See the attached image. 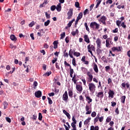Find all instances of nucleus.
Masks as SVG:
<instances>
[{
  "mask_svg": "<svg viewBox=\"0 0 130 130\" xmlns=\"http://www.w3.org/2000/svg\"><path fill=\"white\" fill-rule=\"evenodd\" d=\"M88 87L90 93L94 94L96 91V85H95V84L92 82H89L88 84Z\"/></svg>",
  "mask_w": 130,
  "mask_h": 130,
  "instance_id": "f257e3e1",
  "label": "nucleus"
},
{
  "mask_svg": "<svg viewBox=\"0 0 130 130\" xmlns=\"http://www.w3.org/2000/svg\"><path fill=\"white\" fill-rule=\"evenodd\" d=\"M90 28L95 30H98L99 27H100V24L97 23L96 22H92L90 24Z\"/></svg>",
  "mask_w": 130,
  "mask_h": 130,
  "instance_id": "f03ea898",
  "label": "nucleus"
},
{
  "mask_svg": "<svg viewBox=\"0 0 130 130\" xmlns=\"http://www.w3.org/2000/svg\"><path fill=\"white\" fill-rule=\"evenodd\" d=\"M86 75L88 76V77L87 78V82L88 83H91V82L93 81V75H92L90 72H88L86 73Z\"/></svg>",
  "mask_w": 130,
  "mask_h": 130,
  "instance_id": "7ed1b4c3",
  "label": "nucleus"
},
{
  "mask_svg": "<svg viewBox=\"0 0 130 130\" xmlns=\"http://www.w3.org/2000/svg\"><path fill=\"white\" fill-rule=\"evenodd\" d=\"M106 20H107V17L103 16L101 17V19H99V21L101 22L103 25H106Z\"/></svg>",
  "mask_w": 130,
  "mask_h": 130,
  "instance_id": "20e7f679",
  "label": "nucleus"
},
{
  "mask_svg": "<svg viewBox=\"0 0 130 130\" xmlns=\"http://www.w3.org/2000/svg\"><path fill=\"white\" fill-rule=\"evenodd\" d=\"M85 110H86V114H91V113L92 112V108H91V106H88V105H87L85 106Z\"/></svg>",
  "mask_w": 130,
  "mask_h": 130,
  "instance_id": "39448f33",
  "label": "nucleus"
},
{
  "mask_svg": "<svg viewBox=\"0 0 130 130\" xmlns=\"http://www.w3.org/2000/svg\"><path fill=\"white\" fill-rule=\"evenodd\" d=\"M96 43L97 45L96 49H101L102 47L101 46V41H100V39L98 38L96 39Z\"/></svg>",
  "mask_w": 130,
  "mask_h": 130,
  "instance_id": "423d86ee",
  "label": "nucleus"
},
{
  "mask_svg": "<svg viewBox=\"0 0 130 130\" xmlns=\"http://www.w3.org/2000/svg\"><path fill=\"white\" fill-rule=\"evenodd\" d=\"M73 11H74L73 9H70L68 12L67 15L68 17L67 18V19L68 20H70V19H72V17L73 16Z\"/></svg>",
  "mask_w": 130,
  "mask_h": 130,
  "instance_id": "0eeeda50",
  "label": "nucleus"
},
{
  "mask_svg": "<svg viewBox=\"0 0 130 130\" xmlns=\"http://www.w3.org/2000/svg\"><path fill=\"white\" fill-rule=\"evenodd\" d=\"M76 88L79 93H82L83 91V86L80 84H76Z\"/></svg>",
  "mask_w": 130,
  "mask_h": 130,
  "instance_id": "6e6552de",
  "label": "nucleus"
},
{
  "mask_svg": "<svg viewBox=\"0 0 130 130\" xmlns=\"http://www.w3.org/2000/svg\"><path fill=\"white\" fill-rule=\"evenodd\" d=\"M96 96L101 100L104 97V92L103 91L99 92L96 94Z\"/></svg>",
  "mask_w": 130,
  "mask_h": 130,
  "instance_id": "1a4fd4ad",
  "label": "nucleus"
},
{
  "mask_svg": "<svg viewBox=\"0 0 130 130\" xmlns=\"http://www.w3.org/2000/svg\"><path fill=\"white\" fill-rule=\"evenodd\" d=\"M95 49H96V48H95V46H94V45H93L89 44L87 46L88 51H95Z\"/></svg>",
  "mask_w": 130,
  "mask_h": 130,
  "instance_id": "9d476101",
  "label": "nucleus"
},
{
  "mask_svg": "<svg viewBox=\"0 0 130 130\" xmlns=\"http://www.w3.org/2000/svg\"><path fill=\"white\" fill-rule=\"evenodd\" d=\"M68 99H69V96L68 95V91H66L64 94L62 95V100L63 101H68Z\"/></svg>",
  "mask_w": 130,
  "mask_h": 130,
  "instance_id": "9b49d317",
  "label": "nucleus"
},
{
  "mask_svg": "<svg viewBox=\"0 0 130 130\" xmlns=\"http://www.w3.org/2000/svg\"><path fill=\"white\" fill-rule=\"evenodd\" d=\"M41 95H42V92L40 90L36 91L35 93V96H36L37 98H40V97H41Z\"/></svg>",
  "mask_w": 130,
  "mask_h": 130,
  "instance_id": "f8f14e48",
  "label": "nucleus"
},
{
  "mask_svg": "<svg viewBox=\"0 0 130 130\" xmlns=\"http://www.w3.org/2000/svg\"><path fill=\"white\" fill-rule=\"evenodd\" d=\"M109 94V98H113V95H114V91L113 90H109L108 92Z\"/></svg>",
  "mask_w": 130,
  "mask_h": 130,
  "instance_id": "ddd939ff",
  "label": "nucleus"
},
{
  "mask_svg": "<svg viewBox=\"0 0 130 130\" xmlns=\"http://www.w3.org/2000/svg\"><path fill=\"white\" fill-rule=\"evenodd\" d=\"M112 51H121V49H120V47H114L112 48Z\"/></svg>",
  "mask_w": 130,
  "mask_h": 130,
  "instance_id": "4468645a",
  "label": "nucleus"
},
{
  "mask_svg": "<svg viewBox=\"0 0 130 130\" xmlns=\"http://www.w3.org/2000/svg\"><path fill=\"white\" fill-rule=\"evenodd\" d=\"M84 41L86 42V43H90V39H89V37L87 35H85L84 36Z\"/></svg>",
  "mask_w": 130,
  "mask_h": 130,
  "instance_id": "2eb2a0df",
  "label": "nucleus"
},
{
  "mask_svg": "<svg viewBox=\"0 0 130 130\" xmlns=\"http://www.w3.org/2000/svg\"><path fill=\"white\" fill-rule=\"evenodd\" d=\"M56 9L57 12H60V11H61V4L59 3L56 7Z\"/></svg>",
  "mask_w": 130,
  "mask_h": 130,
  "instance_id": "dca6fc26",
  "label": "nucleus"
},
{
  "mask_svg": "<svg viewBox=\"0 0 130 130\" xmlns=\"http://www.w3.org/2000/svg\"><path fill=\"white\" fill-rule=\"evenodd\" d=\"M63 113H64V114H65V115H66V116H67V117H68V118H69V119H71V115H70V113H69L68 112H67V111H66V110H63Z\"/></svg>",
  "mask_w": 130,
  "mask_h": 130,
  "instance_id": "f3484780",
  "label": "nucleus"
},
{
  "mask_svg": "<svg viewBox=\"0 0 130 130\" xmlns=\"http://www.w3.org/2000/svg\"><path fill=\"white\" fill-rule=\"evenodd\" d=\"M86 100L87 101V103L90 104L92 102V99L89 95L85 96Z\"/></svg>",
  "mask_w": 130,
  "mask_h": 130,
  "instance_id": "a211bd4d",
  "label": "nucleus"
},
{
  "mask_svg": "<svg viewBox=\"0 0 130 130\" xmlns=\"http://www.w3.org/2000/svg\"><path fill=\"white\" fill-rule=\"evenodd\" d=\"M125 98H126V96H125V95H123L120 98L121 103H122L123 104H124V103H125Z\"/></svg>",
  "mask_w": 130,
  "mask_h": 130,
  "instance_id": "6ab92c4d",
  "label": "nucleus"
},
{
  "mask_svg": "<svg viewBox=\"0 0 130 130\" xmlns=\"http://www.w3.org/2000/svg\"><path fill=\"white\" fill-rule=\"evenodd\" d=\"M93 69L96 73H98V66H97V64L96 63H93Z\"/></svg>",
  "mask_w": 130,
  "mask_h": 130,
  "instance_id": "aec40b11",
  "label": "nucleus"
},
{
  "mask_svg": "<svg viewBox=\"0 0 130 130\" xmlns=\"http://www.w3.org/2000/svg\"><path fill=\"white\" fill-rule=\"evenodd\" d=\"M10 39L12 41H17V38L16 37V36H15V35H11L10 36Z\"/></svg>",
  "mask_w": 130,
  "mask_h": 130,
  "instance_id": "412c9836",
  "label": "nucleus"
},
{
  "mask_svg": "<svg viewBox=\"0 0 130 130\" xmlns=\"http://www.w3.org/2000/svg\"><path fill=\"white\" fill-rule=\"evenodd\" d=\"M3 105L4 106V109H7V108H8V105H9V103H8L7 101H4L3 103Z\"/></svg>",
  "mask_w": 130,
  "mask_h": 130,
  "instance_id": "4be33fe9",
  "label": "nucleus"
},
{
  "mask_svg": "<svg viewBox=\"0 0 130 130\" xmlns=\"http://www.w3.org/2000/svg\"><path fill=\"white\" fill-rule=\"evenodd\" d=\"M102 51H103V50L101 49H96V53L98 55H100L101 54H102Z\"/></svg>",
  "mask_w": 130,
  "mask_h": 130,
  "instance_id": "5701e85b",
  "label": "nucleus"
},
{
  "mask_svg": "<svg viewBox=\"0 0 130 130\" xmlns=\"http://www.w3.org/2000/svg\"><path fill=\"white\" fill-rule=\"evenodd\" d=\"M90 120H91V117H88L84 121V124L85 125H87V123H89V122H90Z\"/></svg>",
  "mask_w": 130,
  "mask_h": 130,
  "instance_id": "b1692460",
  "label": "nucleus"
},
{
  "mask_svg": "<svg viewBox=\"0 0 130 130\" xmlns=\"http://www.w3.org/2000/svg\"><path fill=\"white\" fill-rule=\"evenodd\" d=\"M74 22H75V19H72L68 23L67 26H68L69 28L71 27L72 24H73V23H74Z\"/></svg>",
  "mask_w": 130,
  "mask_h": 130,
  "instance_id": "393cba45",
  "label": "nucleus"
},
{
  "mask_svg": "<svg viewBox=\"0 0 130 130\" xmlns=\"http://www.w3.org/2000/svg\"><path fill=\"white\" fill-rule=\"evenodd\" d=\"M83 18V13L80 12L79 14L78 17H77V19L78 20H81Z\"/></svg>",
  "mask_w": 130,
  "mask_h": 130,
  "instance_id": "a878e982",
  "label": "nucleus"
},
{
  "mask_svg": "<svg viewBox=\"0 0 130 130\" xmlns=\"http://www.w3.org/2000/svg\"><path fill=\"white\" fill-rule=\"evenodd\" d=\"M79 33V30L78 29H76V31H73L71 32V34L73 36H76V34H78Z\"/></svg>",
  "mask_w": 130,
  "mask_h": 130,
  "instance_id": "bb28decb",
  "label": "nucleus"
},
{
  "mask_svg": "<svg viewBox=\"0 0 130 130\" xmlns=\"http://www.w3.org/2000/svg\"><path fill=\"white\" fill-rule=\"evenodd\" d=\"M73 53H74V52L73 51V50L70 49L69 51V56L71 58H74V56H73Z\"/></svg>",
  "mask_w": 130,
  "mask_h": 130,
  "instance_id": "cd10ccee",
  "label": "nucleus"
},
{
  "mask_svg": "<svg viewBox=\"0 0 130 130\" xmlns=\"http://www.w3.org/2000/svg\"><path fill=\"white\" fill-rule=\"evenodd\" d=\"M68 94L70 98H73V90H69L68 91Z\"/></svg>",
  "mask_w": 130,
  "mask_h": 130,
  "instance_id": "c85d7f7f",
  "label": "nucleus"
},
{
  "mask_svg": "<svg viewBox=\"0 0 130 130\" xmlns=\"http://www.w3.org/2000/svg\"><path fill=\"white\" fill-rule=\"evenodd\" d=\"M73 60H72V64L73 66H74V67H77V63H76V58H72Z\"/></svg>",
  "mask_w": 130,
  "mask_h": 130,
  "instance_id": "c756f323",
  "label": "nucleus"
},
{
  "mask_svg": "<svg viewBox=\"0 0 130 130\" xmlns=\"http://www.w3.org/2000/svg\"><path fill=\"white\" fill-rule=\"evenodd\" d=\"M74 55L75 56H77V57L80 56V55H81V53H80V52H75V51H74Z\"/></svg>",
  "mask_w": 130,
  "mask_h": 130,
  "instance_id": "7c9ffc66",
  "label": "nucleus"
},
{
  "mask_svg": "<svg viewBox=\"0 0 130 130\" xmlns=\"http://www.w3.org/2000/svg\"><path fill=\"white\" fill-rule=\"evenodd\" d=\"M84 26H85V28H86V30H87V31H88V32H89V31H90V29L89 28V27H88V23H84Z\"/></svg>",
  "mask_w": 130,
  "mask_h": 130,
  "instance_id": "2f4dec72",
  "label": "nucleus"
},
{
  "mask_svg": "<svg viewBox=\"0 0 130 130\" xmlns=\"http://www.w3.org/2000/svg\"><path fill=\"white\" fill-rule=\"evenodd\" d=\"M71 126L73 127L72 130H77V127H76V124H74V123H72Z\"/></svg>",
  "mask_w": 130,
  "mask_h": 130,
  "instance_id": "473e14b6",
  "label": "nucleus"
},
{
  "mask_svg": "<svg viewBox=\"0 0 130 130\" xmlns=\"http://www.w3.org/2000/svg\"><path fill=\"white\" fill-rule=\"evenodd\" d=\"M51 75V71L47 72L45 74H44V76H46L47 77H49V76H50Z\"/></svg>",
  "mask_w": 130,
  "mask_h": 130,
  "instance_id": "72a5a7b5",
  "label": "nucleus"
},
{
  "mask_svg": "<svg viewBox=\"0 0 130 130\" xmlns=\"http://www.w3.org/2000/svg\"><path fill=\"white\" fill-rule=\"evenodd\" d=\"M88 14H89V10H88V9H86L83 12V14L84 16H86V15H87Z\"/></svg>",
  "mask_w": 130,
  "mask_h": 130,
  "instance_id": "f704fd0d",
  "label": "nucleus"
},
{
  "mask_svg": "<svg viewBox=\"0 0 130 130\" xmlns=\"http://www.w3.org/2000/svg\"><path fill=\"white\" fill-rule=\"evenodd\" d=\"M60 36V39H63V38H64V37H66V32H63L61 34Z\"/></svg>",
  "mask_w": 130,
  "mask_h": 130,
  "instance_id": "c9c22d12",
  "label": "nucleus"
},
{
  "mask_svg": "<svg viewBox=\"0 0 130 130\" xmlns=\"http://www.w3.org/2000/svg\"><path fill=\"white\" fill-rule=\"evenodd\" d=\"M55 9H56V6H55V5L52 6L50 8L51 11H52V12H53V11H54Z\"/></svg>",
  "mask_w": 130,
  "mask_h": 130,
  "instance_id": "e433bc0d",
  "label": "nucleus"
},
{
  "mask_svg": "<svg viewBox=\"0 0 130 130\" xmlns=\"http://www.w3.org/2000/svg\"><path fill=\"white\" fill-rule=\"evenodd\" d=\"M53 44H54V48L55 49H56V48H57V42L56 41H54L53 42Z\"/></svg>",
  "mask_w": 130,
  "mask_h": 130,
  "instance_id": "4c0bfd02",
  "label": "nucleus"
},
{
  "mask_svg": "<svg viewBox=\"0 0 130 130\" xmlns=\"http://www.w3.org/2000/svg\"><path fill=\"white\" fill-rule=\"evenodd\" d=\"M81 71L84 73H87V69H86L85 67H82Z\"/></svg>",
  "mask_w": 130,
  "mask_h": 130,
  "instance_id": "58836bf2",
  "label": "nucleus"
},
{
  "mask_svg": "<svg viewBox=\"0 0 130 130\" xmlns=\"http://www.w3.org/2000/svg\"><path fill=\"white\" fill-rule=\"evenodd\" d=\"M49 23H50V20H48L47 21L45 22V26H48L49 25Z\"/></svg>",
  "mask_w": 130,
  "mask_h": 130,
  "instance_id": "ea45409f",
  "label": "nucleus"
},
{
  "mask_svg": "<svg viewBox=\"0 0 130 130\" xmlns=\"http://www.w3.org/2000/svg\"><path fill=\"white\" fill-rule=\"evenodd\" d=\"M35 25V22L34 21H32L30 23L28 24L29 27H33Z\"/></svg>",
  "mask_w": 130,
  "mask_h": 130,
  "instance_id": "a19ab883",
  "label": "nucleus"
},
{
  "mask_svg": "<svg viewBox=\"0 0 130 130\" xmlns=\"http://www.w3.org/2000/svg\"><path fill=\"white\" fill-rule=\"evenodd\" d=\"M120 24H121V21H120V20H117L116 21V25H117V26L119 27V26H120Z\"/></svg>",
  "mask_w": 130,
  "mask_h": 130,
  "instance_id": "79ce46f5",
  "label": "nucleus"
},
{
  "mask_svg": "<svg viewBox=\"0 0 130 130\" xmlns=\"http://www.w3.org/2000/svg\"><path fill=\"white\" fill-rule=\"evenodd\" d=\"M39 120H42V114L41 113H39Z\"/></svg>",
  "mask_w": 130,
  "mask_h": 130,
  "instance_id": "37998d69",
  "label": "nucleus"
},
{
  "mask_svg": "<svg viewBox=\"0 0 130 130\" xmlns=\"http://www.w3.org/2000/svg\"><path fill=\"white\" fill-rule=\"evenodd\" d=\"M38 85V83L36 81H34V86H35L34 87V88L36 89L37 88L36 87H37Z\"/></svg>",
  "mask_w": 130,
  "mask_h": 130,
  "instance_id": "c03bdc74",
  "label": "nucleus"
},
{
  "mask_svg": "<svg viewBox=\"0 0 130 130\" xmlns=\"http://www.w3.org/2000/svg\"><path fill=\"white\" fill-rule=\"evenodd\" d=\"M10 48H13L14 49H16V48H17V46L13 45L12 44H10Z\"/></svg>",
  "mask_w": 130,
  "mask_h": 130,
  "instance_id": "a18cd8bd",
  "label": "nucleus"
},
{
  "mask_svg": "<svg viewBox=\"0 0 130 130\" xmlns=\"http://www.w3.org/2000/svg\"><path fill=\"white\" fill-rule=\"evenodd\" d=\"M72 120L73 121L72 123H74V124H76V123H77V120H76V118H75L74 116H73Z\"/></svg>",
  "mask_w": 130,
  "mask_h": 130,
  "instance_id": "49530a36",
  "label": "nucleus"
},
{
  "mask_svg": "<svg viewBox=\"0 0 130 130\" xmlns=\"http://www.w3.org/2000/svg\"><path fill=\"white\" fill-rule=\"evenodd\" d=\"M107 122H110L111 121V117H108L106 119Z\"/></svg>",
  "mask_w": 130,
  "mask_h": 130,
  "instance_id": "de8ad7c7",
  "label": "nucleus"
},
{
  "mask_svg": "<svg viewBox=\"0 0 130 130\" xmlns=\"http://www.w3.org/2000/svg\"><path fill=\"white\" fill-rule=\"evenodd\" d=\"M103 119H104V117L103 116L99 118L100 122H102V121H103Z\"/></svg>",
  "mask_w": 130,
  "mask_h": 130,
  "instance_id": "09e8293b",
  "label": "nucleus"
},
{
  "mask_svg": "<svg viewBox=\"0 0 130 130\" xmlns=\"http://www.w3.org/2000/svg\"><path fill=\"white\" fill-rule=\"evenodd\" d=\"M6 119L8 122H9V123L12 121V120H11V118L8 117H6Z\"/></svg>",
  "mask_w": 130,
  "mask_h": 130,
  "instance_id": "8fccbe9b",
  "label": "nucleus"
},
{
  "mask_svg": "<svg viewBox=\"0 0 130 130\" xmlns=\"http://www.w3.org/2000/svg\"><path fill=\"white\" fill-rule=\"evenodd\" d=\"M121 26L122 27V28H124V29H125V28H126V25L124 24V22H122Z\"/></svg>",
  "mask_w": 130,
  "mask_h": 130,
  "instance_id": "3c124183",
  "label": "nucleus"
},
{
  "mask_svg": "<svg viewBox=\"0 0 130 130\" xmlns=\"http://www.w3.org/2000/svg\"><path fill=\"white\" fill-rule=\"evenodd\" d=\"M110 70V66H106L105 67V71L106 72H108Z\"/></svg>",
  "mask_w": 130,
  "mask_h": 130,
  "instance_id": "603ef678",
  "label": "nucleus"
},
{
  "mask_svg": "<svg viewBox=\"0 0 130 130\" xmlns=\"http://www.w3.org/2000/svg\"><path fill=\"white\" fill-rule=\"evenodd\" d=\"M45 15L47 19H50V15L48 14L47 12H45Z\"/></svg>",
  "mask_w": 130,
  "mask_h": 130,
  "instance_id": "864d4df0",
  "label": "nucleus"
},
{
  "mask_svg": "<svg viewBox=\"0 0 130 130\" xmlns=\"http://www.w3.org/2000/svg\"><path fill=\"white\" fill-rule=\"evenodd\" d=\"M48 100L49 104H52V100H51V99L50 98H48Z\"/></svg>",
  "mask_w": 130,
  "mask_h": 130,
  "instance_id": "5fc2aeb1",
  "label": "nucleus"
},
{
  "mask_svg": "<svg viewBox=\"0 0 130 130\" xmlns=\"http://www.w3.org/2000/svg\"><path fill=\"white\" fill-rule=\"evenodd\" d=\"M88 52H89V53H90L91 56H93V57H94V58H96V56H95L93 54V52H92V51H88Z\"/></svg>",
  "mask_w": 130,
  "mask_h": 130,
  "instance_id": "6e6d98bb",
  "label": "nucleus"
},
{
  "mask_svg": "<svg viewBox=\"0 0 130 130\" xmlns=\"http://www.w3.org/2000/svg\"><path fill=\"white\" fill-rule=\"evenodd\" d=\"M75 7L76 8H79L80 7V4L79 2H77L75 3Z\"/></svg>",
  "mask_w": 130,
  "mask_h": 130,
  "instance_id": "4d7b16f0",
  "label": "nucleus"
},
{
  "mask_svg": "<svg viewBox=\"0 0 130 130\" xmlns=\"http://www.w3.org/2000/svg\"><path fill=\"white\" fill-rule=\"evenodd\" d=\"M65 41H66V43H69V42H70V39L69 38V37L66 38Z\"/></svg>",
  "mask_w": 130,
  "mask_h": 130,
  "instance_id": "13d9d810",
  "label": "nucleus"
},
{
  "mask_svg": "<svg viewBox=\"0 0 130 130\" xmlns=\"http://www.w3.org/2000/svg\"><path fill=\"white\" fill-rule=\"evenodd\" d=\"M57 61V59L56 58H54V59L52 60V63H55V62Z\"/></svg>",
  "mask_w": 130,
  "mask_h": 130,
  "instance_id": "bf43d9fd",
  "label": "nucleus"
},
{
  "mask_svg": "<svg viewBox=\"0 0 130 130\" xmlns=\"http://www.w3.org/2000/svg\"><path fill=\"white\" fill-rule=\"evenodd\" d=\"M91 116H92V117H95V116H96V112H93L91 113Z\"/></svg>",
  "mask_w": 130,
  "mask_h": 130,
  "instance_id": "052dcab7",
  "label": "nucleus"
},
{
  "mask_svg": "<svg viewBox=\"0 0 130 130\" xmlns=\"http://www.w3.org/2000/svg\"><path fill=\"white\" fill-rule=\"evenodd\" d=\"M99 118L98 117H96L94 119V123H96V122H97L99 120Z\"/></svg>",
  "mask_w": 130,
  "mask_h": 130,
  "instance_id": "680f3d73",
  "label": "nucleus"
},
{
  "mask_svg": "<svg viewBox=\"0 0 130 130\" xmlns=\"http://www.w3.org/2000/svg\"><path fill=\"white\" fill-rule=\"evenodd\" d=\"M126 84L125 82L122 83L121 84L122 88H125Z\"/></svg>",
  "mask_w": 130,
  "mask_h": 130,
  "instance_id": "e2e57ef3",
  "label": "nucleus"
},
{
  "mask_svg": "<svg viewBox=\"0 0 130 130\" xmlns=\"http://www.w3.org/2000/svg\"><path fill=\"white\" fill-rule=\"evenodd\" d=\"M81 81H82V82L83 83V85H84V86H86V79H83L81 80Z\"/></svg>",
  "mask_w": 130,
  "mask_h": 130,
  "instance_id": "0e129e2a",
  "label": "nucleus"
},
{
  "mask_svg": "<svg viewBox=\"0 0 130 130\" xmlns=\"http://www.w3.org/2000/svg\"><path fill=\"white\" fill-rule=\"evenodd\" d=\"M106 42H107V43H109L110 42L111 43V39L110 38H108L106 41Z\"/></svg>",
  "mask_w": 130,
  "mask_h": 130,
  "instance_id": "69168bd1",
  "label": "nucleus"
},
{
  "mask_svg": "<svg viewBox=\"0 0 130 130\" xmlns=\"http://www.w3.org/2000/svg\"><path fill=\"white\" fill-rule=\"evenodd\" d=\"M79 100H80V101H84V98H83V96L80 95L79 96Z\"/></svg>",
  "mask_w": 130,
  "mask_h": 130,
  "instance_id": "338daca9",
  "label": "nucleus"
},
{
  "mask_svg": "<svg viewBox=\"0 0 130 130\" xmlns=\"http://www.w3.org/2000/svg\"><path fill=\"white\" fill-rule=\"evenodd\" d=\"M127 55L128 57H130V50L127 52Z\"/></svg>",
  "mask_w": 130,
  "mask_h": 130,
  "instance_id": "774afa93",
  "label": "nucleus"
}]
</instances>
